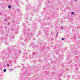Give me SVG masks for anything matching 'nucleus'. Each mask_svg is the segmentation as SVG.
<instances>
[{
  "label": "nucleus",
  "mask_w": 80,
  "mask_h": 80,
  "mask_svg": "<svg viewBox=\"0 0 80 80\" xmlns=\"http://www.w3.org/2000/svg\"><path fill=\"white\" fill-rule=\"evenodd\" d=\"M61 40H65V38H62L61 39Z\"/></svg>",
  "instance_id": "obj_5"
},
{
  "label": "nucleus",
  "mask_w": 80,
  "mask_h": 80,
  "mask_svg": "<svg viewBox=\"0 0 80 80\" xmlns=\"http://www.w3.org/2000/svg\"><path fill=\"white\" fill-rule=\"evenodd\" d=\"M3 72H7V69H4L3 70Z\"/></svg>",
  "instance_id": "obj_3"
},
{
  "label": "nucleus",
  "mask_w": 80,
  "mask_h": 80,
  "mask_svg": "<svg viewBox=\"0 0 80 80\" xmlns=\"http://www.w3.org/2000/svg\"><path fill=\"white\" fill-rule=\"evenodd\" d=\"M8 8L9 9H11L12 8V6L10 5H9L8 6Z\"/></svg>",
  "instance_id": "obj_2"
},
{
  "label": "nucleus",
  "mask_w": 80,
  "mask_h": 80,
  "mask_svg": "<svg viewBox=\"0 0 80 80\" xmlns=\"http://www.w3.org/2000/svg\"><path fill=\"white\" fill-rule=\"evenodd\" d=\"M18 53H16V54H17V53L18 54H20V53H21V51L19 50L18 51Z\"/></svg>",
  "instance_id": "obj_1"
},
{
  "label": "nucleus",
  "mask_w": 80,
  "mask_h": 80,
  "mask_svg": "<svg viewBox=\"0 0 80 80\" xmlns=\"http://www.w3.org/2000/svg\"><path fill=\"white\" fill-rule=\"evenodd\" d=\"M67 77L68 78H69V77H70V75H68L67 76Z\"/></svg>",
  "instance_id": "obj_8"
},
{
  "label": "nucleus",
  "mask_w": 80,
  "mask_h": 80,
  "mask_svg": "<svg viewBox=\"0 0 80 80\" xmlns=\"http://www.w3.org/2000/svg\"><path fill=\"white\" fill-rule=\"evenodd\" d=\"M74 12H71V15H74Z\"/></svg>",
  "instance_id": "obj_4"
},
{
  "label": "nucleus",
  "mask_w": 80,
  "mask_h": 80,
  "mask_svg": "<svg viewBox=\"0 0 80 80\" xmlns=\"http://www.w3.org/2000/svg\"><path fill=\"white\" fill-rule=\"evenodd\" d=\"M11 70H13V69L12 68H11Z\"/></svg>",
  "instance_id": "obj_12"
},
{
  "label": "nucleus",
  "mask_w": 80,
  "mask_h": 80,
  "mask_svg": "<svg viewBox=\"0 0 80 80\" xmlns=\"http://www.w3.org/2000/svg\"><path fill=\"white\" fill-rule=\"evenodd\" d=\"M61 29H62V30H63V27L62 26L61 27Z\"/></svg>",
  "instance_id": "obj_7"
},
{
  "label": "nucleus",
  "mask_w": 80,
  "mask_h": 80,
  "mask_svg": "<svg viewBox=\"0 0 80 80\" xmlns=\"http://www.w3.org/2000/svg\"><path fill=\"white\" fill-rule=\"evenodd\" d=\"M5 21H7V19H5L4 20Z\"/></svg>",
  "instance_id": "obj_11"
},
{
  "label": "nucleus",
  "mask_w": 80,
  "mask_h": 80,
  "mask_svg": "<svg viewBox=\"0 0 80 80\" xmlns=\"http://www.w3.org/2000/svg\"><path fill=\"white\" fill-rule=\"evenodd\" d=\"M75 0V1H77V0Z\"/></svg>",
  "instance_id": "obj_13"
},
{
  "label": "nucleus",
  "mask_w": 80,
  "mask_h": 80,
  "mask_svg": "<svg viewBox=\"0 0 80 80\" xmlns=\"http://www.w3.org/2000/svg\"><path fill=\"white\" fill-rule=\"evenodd\" d=\"M7 66H8V67H9V64H7Z\"/></svg>",
  "instance_id": "obj_10"
},
{
  "label": "nucleus",
  "mask_w": 80,
  "mask_h": 80,
  "mask_svg": "<svg viewBox=\"0 0 80 80\" xmlns=\"http://www.w3.org/2000/svg\"><path fill=\"white\" fill-rule=\"evenodd\" d=\"M71 50H72V49H71Z\"/></svg>",
  "instance_id": "obj_16"
},
{
  "label": "nucleus",
  "mask_w": 80,
  "mask_h": 80,
  "mask_svg": "<svg viewBox=\"0 0 80 80\" xmlns=\"http://www.w3.org/2000/svg\"><path fill=\"white\" fill-rule=\"evenodd\" d=\"M8 25H10V23H8Z\"/></svg>",
  "instance_id": "obj_14"
},
{
  "label": "nucleus",
  "mask_w": 80,
  "mask_h": 80,
  "mask_svg": "<svg viewBox=\"0 0 80 80\" xmlns=\"http://www.w3.org/2000/svg\"><path fill=\"white\" fill-rule=\"evenodd\" d=\"M26 19H28V18H26Z\"/></svg>",
  "instance_id": "obj_15"
},
{
  "label": "nucleus",
  "mask_w": 80,
  "mask_h": 80,
  "mask_svg": "<svg viewBox=\"0 0 80 80\" xmlns=\"http://www.w3.org/2000/svg\"><path fill=\"white\" fill-rule=\"evenodd\" d=\"M35 52H34L33 53V55H35Z\"/></svg>",
  "instance_id": "obj_9"
},
{
  "label": "nucleus",
  "mask_w": 80,
  "mask_h": 80,
  "mask_svg": "<svg viewBox=\"0 0 80 80\" xmlns=\"http://www.w3.org/2000/svg\"><path fill=\"white\" fill-rule=\"evenodd\" d=\"M58 32H57V33H56V36H58Z\"/></svg>",
  "instance_id": "obj_6"
}]
</instances>
